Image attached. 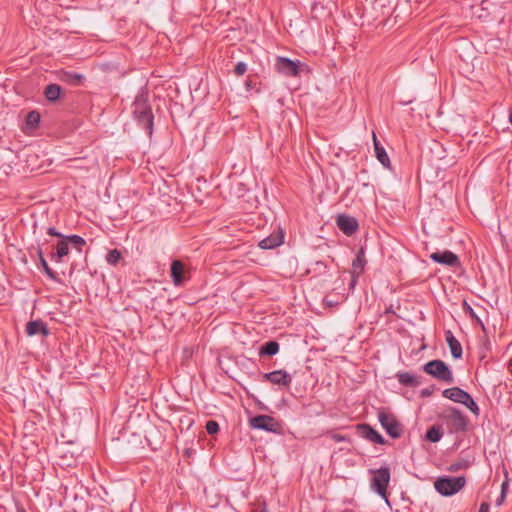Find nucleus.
Segmentation results:
<instances>
[{
    "label": "nucleus",
    "mask_w": 512,
    "mask_h": 512,
    "mask_svg": "<svg viewBox=\"0 0 512 512\" xmlns=\"http://www.w3.org/2000/svg\"><path fill=\"white\" fill-rule=\"evenodd\" d=\"M263 378L266 381H269L270 383H272L274 385H279V386H284V387H289L292 382L291 375L282 369L265 373L263 375Z\"/></svg>",
    "instance_id": "8"
},
{
    "label": "nucleus",
    "mask_w": 512,
    "mask_h": 512,
    "mask_svg": "<svg viewBox=\"0 0 512 512\" xmlns=\"http://www.w3.org/2000/svg\"><path fill=\"white\" fill-rule=\"evenodd\" d=\"M283 238L284 236L281 232L271 234L259 242V247L265 250L276 248L283 243Z\"/></svg>",
    "instance_id": "18"
},
{
    "label": "nucleus",
    "mask_w": 512,
    "mask_h": 512,
    "mask_svg": "<svg viewBox=\"0 0 512 512\" xmlns=\"http://www.w3.org/2000/svg\"><path fill=\"white\" fill-rule=\"evenodd\" d=\"M20 512H25V510L22 509Z\"/></svg>",
    "instance_id": "43"
},
{
    "label": "nucleus",
    "mask_w": 512,
    "mask_h": 512,
    "mask_svg": "<svg viewBox=\"0 0 512 512\" xmlns=\"http://www.w3.org/2000/svg\"><path fill=\"white\" fill-rule=\"evenodd\" d=\"M366 265V259H365V254H364V251L363 249H361L355 259L353 260L352 262V281H351V286H354L355 283H356V279L357 277L362 274V272L364 271V267Z\"/></svg>",
    "instance_id": "14"
},
{
    "label": "nucleus",
    "mask_w": 512,
    "mask_h": 512,
    "mask_svg": "<svg viewBox=\"0 0 512 512\" xmlns=\"http://www.w3.org/2000/svg\"><path fill=\"white\" fill-rule=\"evenodd\" d=\"M25 331L28 336L41 335L43 337H46L49 334L47 324L40 319L29 321L26 324Z\"/></svg>",
    "instance_id": "13"
},
{
    "label": "nucleus",
    "mask_w": 512,
    "mask_h": 512,
    "mask_svg": "<svg viewBox=\"0 0 512 512\" xmlns=\"http://www.w3.org/2000/svg\"><path fill=\"white\" fill-rule=\"evenodd\" d=\"M357 429L363 438H365L373 443L381 444V445L386 443L383 436L368 424H359L357 426Z\"/></svg>",
    "instance_id": "12"
},
{
    "label": "nucleus",
    "mask_w": 512,
    "mask_h": 512,
    "mask_svg": "<svg viewBox=\"0 0 512 512\" xmlns=\"http://www.w3.org/2000/svg\"><path fill=\"white\" fill-rule=\"evenodd\" d=\"M41 267L43 268L44 273L52 280L58 281L57 274L49 267L46 260L40 262Z\"/></svg>",
    "instance_id": "29"
},
{
    "label": "nucleus",
    "mask_w": 512,
    "mask_h": 512,
    "mask_svg": "<svg viewBox=\"0 0 512 512\" xmlns=\"http://www.w3.org/2000/svg\"><path fill=\"white\" fill-rule=\"evenodd\" d=\"M83 79V76L80 75V74H69L68 75V80L73 83V84H77L79 83L81 80Z\"/></svg>",
    "instance_id": "32"
},
{
    "label": "nucleus",
    "mask_w": 512,
    "mask_h": 512,
    "mask_svg": "<svg viewBox=\"0 0 512 512\" xmlns=\"http://www.w3.org/2000/svg\"><path fill=\"white\" fill-rule=\"evenodd\" d=\"M37 256L39 258V262H42L43 260H46L44 258L43 250H42V248L40 246L37 248Z\"/></svg>",
    "instance_id": "38"
},
{
    "label": "nucleus",
    "mask_w": 512,
    "mask_h": 512,
    "mask_svg": "<svg viewBox=\"0 0 512 512\" xmlns=\"http://www.w3.org/2000/svg\"><path fill=\"white\" fill-rule=\"evenodd\" d=\"M245 85H246L247 89L250 90L252 88V81L251 80H247Z\"/></svg>",
    "instance_id": "40"
},
{
    "label": "nucleus",
    "mask_w": 512,
    "mask_h": 512,
    "mask_svg": "<svg viewBox=\"0 0 512 512\" xmlns=\"http://www.w3.org/2000/svg\"><path fill=\"white\" fill-rule=\"evenodd\" d=\"M430 258L436 263L450 267H456L460 264L458 256L449 250L434 252L430 255Z\"/></svg>",
    "instance_id": "11"
},
{
    "label": "nucleus",
    "mask_w": 512,
    "mask_h": 512,
    "mask_svg": "<svg viewBox=\"0 0 512 512\" xmlns=\"http://www.w3.org/2000/svg\"><path fill=\"white\" fill-rule=\"evenodd\" d=\"M247 71V65L244 62H238L234 68L236 75L241 76Z\"/></svg>",
    "instance_id": "31"
},
{
    "label": "nucleus",
    "mask_w": 512,
    "mask_h": 512,
    "mask_svg": "<svg viewBox=\"0 0 512 512\" xmlns=\"http://www.w3.org/2000/svg\"><path fill=\"white\" fill-rule=\"evenodd\" d=\"M299 61H293L289 58L278 57L276 61L277 70L286 76H296L299 73Z\"/></svg>",
    "instance_id": "9"
},
{
    "label": "nucleus",
    "mask_w": 512,
    "mask_h": 512,
    "mask_svg": "<svg viewBox=\"0 0 512 512\" xmlns=\"http://www.w3.org/2000/svg\"><path fill=\"white\" fill-rule=\"evenodd\" d=\"M469 311H470V315H471L472 317H476V316H475V313H474V311H473V309H472L471 307H469Z\"/></svg>",
    "instance_id": "41"
},
{
    "label": "nucleus",
    "mask_w": 512,
    "mask_h": 512,
    "mask_svg": "<svg viewBox=\"0 0 512 512\" xmlns=\"http://www.w3.org/2000/svg\"><path fill=\"white\" fill-rule=\"evenodd\" d=\"M122 254L117 249L110 250L106 255V261L108 264L115 266L121 260Z\"/></svg>",
    "instance_id": "26"
},
{
    "label": "nucleus",
    "mask_w": 512,
    "mask_h": 512,
    "mask_svg": "<svg viewBox=\"0 0 512 512\" xmlns=\"http://www.w3.org/2000/svg\"><path fill=\"white\" fill-rule=\"evenodd\" d=\"M489 509H490V505H489V503H487V502H483V503L480 505V508H479V511H478V512H489Z\"/></svg>",
    "instance_id": "36"
},
{
    "label": "nucleus",
    "mask_w": 512,
    "mask_h": 512,
    "mask_svg": "<svg viewBox=\"0 0 512 512\" xmlns=\"http://www.w3.org/2000/svg\"><path fill=\"white\" fill-rule=\"evenodd\" d=\"M64 238L67 240L68 244H72L73 246L77 247L79 251H81V247L86 244L84 238L79 235H69L64 236Z\"/></svg>",
    "instance_id": "27"
},
{
    "label": "nucleus",
    "mask_w": 512,
    "mask_h": 512,
    "mask_svg": "<svg viewBox=\"0 0 512 512\" xmlns=\"http://www.w3.org/2000/svg\"><path fill=\"white\" fill-rule=\"evenodd\" d=\"M442 395L453 402L463 404L469 393L459 387H451L443 390Z\"/></svg>",
    "instance_id": "16"
},
{
    "label": "nucleus",
    "mask_w": 512,
    "mask_h": 512,
    "mask_svg": "<svg viewBox=\"0 0 512 512\" xmlns=\"http://www.w3.org/2000/svg\"><path fill=\"white\" fill-rule=\"evenodd\" d=\"M509 122L512 124V110L510 111Z\"/></svg>",
    "instance_id": "42"
},
{
    "label": "nucleus",
    "mask_w": 512,
    "mask_h": 512,
    "mask_svg": "<svg viewBox=\"0 0 512 512\" xmlns=\"http://www.w3.org/2000/svg\"><path fill=\"white\" fill-rule=\"evenodd\" d=\"M508 487H509L508 480L503 481L501 484V493H504L505 495H507Z\"/></svg>",
    "instance_id": "35"
},
{
    "label": "nucleus",
    "mask_w": 512,
    "mask_h": 512,
    "mask_svg": "<svg viewBox=\"0 0 512 512\" xmlns=\"http://www.w3.org/2000/svg\"><path fill=\"white\" fill-rule=\"evenodd\" d=\"M171 278L175 286H180L184 280L185 268L184 264L180 260H174L171 263Z\"/></svg>",
    "instance_id": "15"
},
{
    "label": "nucleus",
    "mask_w": 512,
    "mask_h": 512,
    "mask_svg": "<svg viewBox=\"0 0 512 512\" xmlns=\"http://www.w3.org/2000/svg\"><path fill=\"white\" fill-rule=\"evenodd\" d=\"M506 495L504 493H500V496L496 500V505L501 506L505 501Z\"/></svg>",
    "instance_id": "37"
},
{
    "label": "nucleus",
    "mask_w": 512,
    "mask_h": 512,
    "mask_svg": "<svg viewBox=\"0 0 512 512\" xmlns=\"http://www.w3.org/2000/svg\"><path fill=\"white\" fill-rule=\"evenodd\" d=\"M423 371L437 380L448 384L454 382V376L449 366L442 360L435 359L427 362L423 366Z\"/></svg>",
    "instance_id": "3"
},
{
    "label": "nucleus",
    "mask_w": 512,
    "mask_h": 512,
    "mask_svg": "<svg viewBox=\"0 0 512 512\" xmlns=\"http://www.w3.org/2000/svg\"><path fill=\"white\" fill-rule=\"evenodd\" d=\"M463 405H465L474 415H479V407L470 394L465 398V403H463Z\"/></svg>",
    "instance_id": "28"
},
{
    "label": "nucleus",
    "mask_w": 512,
    "mask_h": 512,
    "mask_svg": "<svg viewBox=\"0 0 512 512\" xmlns=\"http://www.w3.org/2000/svg\"><path fill=\"white\" fill-rule=\"evenodd\" d=\"M443 432L440 427L432 426L426 432V439L430 442H438L442 438Z\"/></svg>",
    "instance_id": "24"
},
{
    "label": "nucleus",
    "mask_w": 512,
    "mask_h": 512,
    "mask_svg": "<svg viewBox=\"0 0 512 512\" xmlns=\"http://www.w3.org/2000/svg\"><path fill=\"white\" fill-rule=\"evenodd\" d=\"M250 426L253 429L264 430L267 432L278 433L281 430V425L272 416L257 415L250 419Z\"/></svg>",
    "instance_id": "7"
},
{
    "label": "nucleus",
    "mask_w": 512,
    "mask_h": 512,
    "mask_svg": "<svg viewBox=\"0 0 512 512\" xmlns=\"http://www.w3.org/2000/svg\"><path fill=\"white\" fill-rule=\"evenodd\" d=\"M40 114L37 111H31L26 116V125L30 128H35L40 122Z\"/></svg>",
    "instance_id": "25"
},
{
    "label": "nucleus",
    "mask_w": 512,
    "mask_h": 512,
    "mask_svg": "<svg viewBox=\"0 0 512 512\" xmlns=\"http://www.w3.org/2000/svg\"><path fill=\"white\" fill-rule=\"evenodd\" d=\"M373 142L375 147V153L378 161L386 168L390 167V159L388 154L386 153L384 147H382L379 141L376 138L375 133H373Z\"/></svg>",
    "instance_id": "20"
},
{
    "label": "nucleus",
    "mask_w": 512,
    "mask_h": 512,
    "mask_svg": "<svg viewBox=\"0 0 512 512\" xmlns=\"http://www.w3.org/2000/svg\"><path fill=\"white\" fill-rule=\"evenodd\" d=\"M279 343L276 341H268L264 343L259 349V355L263 356H274L279 352Z\"/></svg>",
    "instance_id": "22"
},
{
    "label": "nucleus",
    "mask_w": 512,
    "mask_h": 512,
    "mask_svg": "<svg viewBox=\"0 0 512 512\" xmlns=\"http://www.w3.org/2000/svg\"><path fill=\"white\" fill-rule=\"evenodd\" d=\"M397 379L400 384L408 387H417L421 384L420 377L408 372L398 373Z\"/></svg>",
    "instance_id": "21"
},
{
    "label": "nucleus",
    "mask_w": 512,
    "mask_h": 512,
    "mask_svg": "<svg viewBox=\"0 0 512 512\" xmlns=\"http://www.w3.org/2000/svg\"><path fill=\"white\" fill-rule=\"evenodd\" d=\"M47 234L50 236L59 237L61 239H62V237H64V235H62L60 232H58L55 227H49L47 229Z\"/></svg>",
    "instance_id": "33"
},
{
    "label": "nucleus",
    "mask_w": 512,
    "mask_h": 512,
    "mask_svg": "<svg viewBox=\"0 0 512 512\" xmlns=\"http://www.w3.org/2000/svg\"><path fill=\"white\" fill-rule=\"evenodd\" d=\"M378 420L390 437L399 438L401 436V424L393 414L385 411L384 409H379Z\"/></svg>",
    "instance_id": "5"
},
{
    "label": "nucleus",
    "mask_w": 512,
    "mask_h": 512,
    "mask_svg": "<svg viewBox=\"0 0 512 512\" xmlns=\"http://www.w3.org/2000/svg\"><path fill=\"white\" fill-rule=\"evenodd\" d=\"M61 86L58 84H49L44 90V95L48 101L55 102L60 98Z\"/></svg>",
    "instance_id": "23"
},
{
    "label": "nucleus",
    "mask_w": 512,
    "mask_h": 512,
    "mask_svg": "<svg viewBox=\"0 0 512 512\" xmlns=\"http://www.w3.org/2000/svg\"><path fill=\"white\" fill-rule=\"evenodd\" d=\"M445 339L450 348L452 357L454 359H460L463 354L462 346L450 330L445 332Z\"/></svg>",
    "instance_id": "17"
},
{
    "label": "nucleus",
    "mask_w": 512,
    "mask_h": 512,
    "mask_svg": "<svg viewBox=\"0 0 512 512\" xmlns=\"http://www.w3.org/2000/svg\"><path fill=\"white\" fill-rule=\"evenodd\" d=\"M336 222L338 228L347 236H351L358 229V222L356 218L349 215H338Z\"/></svg>",
    "instance_id": "10"
},
{
    "label": "nucleus",
    "mask_w": 512,
    "mask_h": 512,
    "mask_svg": "<svg viewBox=\"0 0 512 512\" xmlns=\"http://www.w3.org/2000/svg\"><path fill=\"white\" fill-rule=\"evenodd\" d=\"M466 484L464 476L440 477L434 482L436 491L443 496H452L459 492Z\"/></svg>",
    "instance_id": "4"
},
{
    "label": "nucleus",
    "mask_w": 512,
    "mask_h": 512,
    "mask_svg": "<svg viewBox=\"0 0 512 512\" xmlns=\"http://www.w3.org/2000/svg\"><path fill=\"white\" fill-rule=\"evenodd\" d=\"M205 428L208 434H216L219 431V424L214 420H209L207 421Z\"/></svg>",
    "instance_id": "30"
},
{
    "label": "nucleus",
    "mask_w": 512,
    "mask_h": 512,
    "mask_svg": "<svg viewBox=\"0 0 512 512\" xmlns=\"http://www.w3.org/2000/svg\"><path fill=\"white\" fill-rule=\"evenodd\" d=\"M370 473L373 475L370 480V488L389 505L387 488L391 478L390 468L383 466L379 469H371Z\"/></svg>",
    "instance_id": "2"
},
{
    "label": "nucleus",
    "mask_w": 512,
    "mask_h": 512,
    "mask_svg": "<svg viewBox=\"0 0 512 512\" xmlns=\"http://www.w3.org/2000/svg\"><path fill=\"white\" fill-rule=\"evenodd\" d=\"M431 394H432V390L429 389V388L423 389L421 391V396L422 397H429Z\"/></svg>",
    "instance_id": "39"
},
{
    "label": "nucleus",
    "mask_w": 512,
    "mask_h": 512,
    "mask_svg": "<svg viewBox=\"0 0 512 512\" xmlns=\"http://www.w3.org/2000/svg\"><path fill=\"white\" fill-rule=\"evenodd\" d=\"M443 418L452 430L456 432L466 430L467 418L459 409L454 407L446 409L443 413Z\"/></svg>",
    "instance_id": "6"
},
{
    "label": "nucleus",
    "mask_w": 512,
    "mask_h": 512,
    "mask_svg": "<svg viewBox=\"0 0 512 512\" xmlns=\"http://www.w3.org/2000/svg\"><path fill=\"white\" fill-rule=\"evenodd\" d=\"M131 108L132 115L138 125L141 126L149 136H151L153 132L154 116L149 103V93L146 88H141L138 91Z\"/></svg>",
    "instance_id": "1"
},
{
    "label": "nucleus",
    "mask_w": 512,
    "mask_h": 512,
    "mask_svg": "<svg viewBox=\"0 0 512 512\" xmlns=\"http://www.w3.org/2000/svg\"><path fill=\"white\" fill-rule=\"evenodd\" d=\"M331 438L336 442H344L348 440L346 436L340 434H332Z\"/></svg>",
    "instance_id": "34"
},
{
    "label": "nucleus",
    "mask_w": 512,
    "mask_h": 512,
    "mask_svg": "<svg viewBox=\"0 0 512 512\" xmlns=\"http://www.w3.org/2000/svg\"><path fill=\"white\" fill-rule=\"evenodd\" d=\"M69 253V244L64 237L56 245V252L51 254V260L54 262H61L62 258Z\"/></svg>",
    "instance_id": "19"
}]
</instances>
